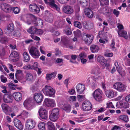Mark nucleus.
<instances>
[{"instance_id":"nucleus-1","label":"nucleus","mask_w":130,"mask_h":130,"mask_svg":"<svg viewBox=\"0 0 130 130\" xmlns=\"http://www.w3.org/2000/svg\"><path fill=\"white\" fill-rule=\"evenodd\" d=\"M42 91L45 95L51 97L55 96V90L51 86L46 85L42 89Z\"/></svg>"},{"instance_id":"nucleus-2","label":"nucleus","mask_w":130,"mask_h":130,"mask_svg":"<svg viewBox=\"0 0 130 130\" xmlns=\"http://www.w3.org/2000/svg\"><path fill=\"white\" fill-rule=\"evenodd\" d=\"M103 93L102 90L99 89L95 90L92 93V96L97 102H101L104 100Z\"/></svg>"},{"instance_id":"nucleus-3","label":"nucleus","mask_w":130,"mask_h":130,"mask_svg":"<svg viewBox=\"0 0 130 130\" xmlns=\"http://www.w3.org/2000/svg\"><path fill=\"white\" fill-rule=\"evenodd\" d=\"M25 16L23 17V18H24V20L25 22H26L28 25L30 24L31 23V20H30L29 21H28V20L29 18L31 20H32L34 19L36 20V21L35 23L36 25H41L43 24V21L40 18H36L34 16L30 14L27 15V17L28 18L27 19L25 18Z\"/></svg>"},{"instance_id":"nucleus-4","label":"nucleus","mask_w":130,"mask_h":130,"mask_svg":"<svg viewBox=\"0 0 130 130\" xmlns=\"http://www.w3.org/2000/svg\"><path fill=\"white\" fill-rule=\"evenodd\" d=\"M59 109L57 108L53 109L51 112L49 116L50 119L52 121L55 122L58 118Z\"/></svg>"},{"instance_id":"nucleus-5","label":"nucleus","mask_w":130,"mask_h":130,"mask_svg":"<svg viewBox=\"0 0 130 130\" xmlns=\"http://www.w3.org/2000/svg\"><path fill=\"white\" fill-rule=\"evenodd\" d=\"M32 97L34 101L37 104L41 103L44 98L43 95L40 92H36L34 93Z\"/></svg>"},{"instance_id":"nucleus-6","label":"nucleus","mask_w":130,"mask_h":130,"mask_svg":"<svg viewBox=\"0 0 130 130\" xmlns=\"http://www.w3.org/2000/svg\"><path fill=\"white\" fill-rule=\"evenodd\" d=\"M35 125V121L32 119H28L25 121V127L27 130H30L33 129Z\"/></svg>"},{"instance_id":"nucleus-7","label":"nucleus","mask_w":130,"mask_h":130,"mask_svg":"<svg viewBox=\"0 0 130 130\" xmlns=\"http://www.w3.org/2000/svg\"><path fill=\"white\" fill-rule=\"evenodd\" d=\"M113 87L114 88L117 90L122 92L125 90L126 86L121 83L117 82L113 85Z\"/></svg>"},{"instance_id":"nucleus-8","label":"nucleus","mask_w":130,"mask_h":130,"mask_svg":"<svg viewBox=\"0 0 130 130\" xmlns=\"http://www.w3.org/2000/svg\"><path fill=\"white\" fill-rule=\"evenodd\" d=\"M38 112L40 117L42 119H46L47 118V111L43 106L40 107Z\"/></svg>"},{"instance_id":"nucleus-9","label":"nucleus","mask_w":130,"mask_h":130,"mask_svg":"<svg viewBox=\"0 0 130 130\" xmlns=\"http://www.w3.org/2000/svg\"><path fill=\"white\" fill-rule=\"evenodd\" d=\"M30 54L34 58H38L40 55V53L38 50L34 47H31L29 50Z\"/></svg>"},{"instance_id":"nucleus-10","label":"nucleus","mask_w":130,"mask_h":130,"mask_svg":"<svg viewBox=\"0 0 130 130\" xmlns=\"http://www.w3.org/2000/svg\"><path fill=\"white\" fill-rule=\"evenodd\" d=\"M44 104L48 107H54L56 105L55 100L51 99H45L44 101Z\"/></svg>"},{"instance_id":"nucleus-11","label":"nucleus","mask_w":130,"mask_h":130,"mask_svg":"<svg viewBox=\"0 0 130 130\" xmlns=\"http://www.w3.org/2000/svg\"><path fill=\"white\" fill-rule=\"evenodd\" d=\"M1 107L3 111L6 115H10L12 111V109L7 104L3 103L1 105Z\"/></svg>"},{"instance_id":"nucleus-12","label":"nucleus","mask_w":130,"mask_h":130,"mask_svg":"<svg viewBox=\"0 0 130 130\" xmlns=\"http://www.w3.org/2000/svg\"><path fill=\"white\" fill-rule=\"evenodd\" d=\"M82 108L84 111H88L91 109L92 107L91 104L89 101H85L82 104Z\"/></svg>"},{"instance_id":"nucleus-13","label":"nucleus","mask_w":130,"mask_h":130,"mask_svg":"<svg viewBox=\"0 0 130 130\" xmlns=\"http://www.w3.org/2000/svg\"><path fill=\"white\" fill-rule=\"evenodd\" d=\"M44 1L46 4L50 5L52 8L56 9L58 11H59L60 8L55 4L54 0H44Z\"/></svg>"},{"instance_id":"nucleus-14","label":"nucleus","mask_w":130,"mask_h":130,"mask_svg":"<svg viewBox=\"0 0 130 130\" xmlns=\"http://www.w3.org/2000/svg\"><path fill=\"white\" fill-rule=\"evenodd\" d=\"M1 7V9L6 12H10L12 9V7L10 5L5 3L2 4Z\"/></svg>"},{"instance_id":"nucleus-15","label":"nucleus","mask_w":130,"mask_h":130,"mask_svg":"<svg viewBox=\"0 0 130 130\" xmlns=\"http://www.w3.org/2000/svg\"><path fill=\"white\" fill-rule=\"evenodd\" d=\"M69 40L66 36H63L61 37V43H63L67 48L72 49L73 47L70 45Z\"/></svg>"},{"instance_id":"nucleus-16","label":"nucleus","mask_w":130,"mask_h":130,"mask_svg":"<svg viewBox=\"0 0 130 130\" xmlns=\"http://www.w3.org/2000/svg\"><path fill=\"white\" fill-rule=\"evenodd\" d=\"M32 99L29 98L26 99L23 102L24 107L28 110H30L31 109Z\"/></svg>"},{"instance_id":"nucleus-17","label":"nucleus","mask_w":130,"mask_h":130,"mask_svg":"<svg viewBox=\"0 0 130 130\" xmlns=\"http://www.w3.org/2000/svg\"><path fill=\"white\" fill-rule=\"evenodd\" d=\"M19 55L16 52L14 51L11 53L9 57V60L10 61L13 62H16L18 60Z\"/></svg>"},{"instance_id":"nucleus-18","label":"nucleus","mask_w":130,"mask_h":130,"mask_svg":"<svg viewBox=\"0 0 130 130\" xmlns=\"http://www.w3.org/2000/svg\"><path fill=\"white\" fill-rule=\"evenodd\" d=\"M4 102L7 103H11L13 101L12 95L10 94H4L3 98Z\"/></svg>"},{"instance_id":"nucleus-19","label":"nucleus","mask_w":130,"mask_h":130,"mask_svg":"<svg viewBox=\"0 0 130 130\" xmlns=\"http://www.w3.org/2000/svg\"><path fill=\"white\" fill-rule=\"evenodd\" d=\"M62 9L64 13L67 14H71L74 11L73 8L68 5L63 7Z\"/></svg>"},{"instance_id":"nucleus-20","label":"nucleus","mask_w":130,"mask_h":130,"mask_svg":"<svg viewBox=\"0 0 130 130\" xmlns=\"http://www.w3.org/2000/svg\"><path fill=\"white\" fill-rule=\"evenodd\" d=\"M100 73L99 69L98 67L93 68L91 71V73L95 74L94 78L95 79H98L100 77V76L99 75Z\"/></svg>"},{"instance_id":"nucleus-21","label":"nucleus","mask_w":130,"mask_h":130,"mask_svg":"<svg viewBox=\"0 0 130 130\" xmlns=\"http://www.w3.org/2000/svg\"><path fill=\"white\" fill-rule=\"evenodd\" d=\"M13 123L15 126L20 130H22L23 129V126L22 124L21 121L16 118L13 120Z\"/></svg>"},{"instance_id":"nucleus-22","label":"nucleus","mask_w":130,"mask_h":130,"mask_svg":"<svg viewBox=\"0 0 130 130\" xmlns=\"http://www.w3.org/2000/svg\"><path fill=\"white\" fill-rule=\"evenodd\" d=\"M77 92L79 94H81L84 91L85 86L84 85L78 84L76 87Z\"/></svg>"},{"instance_id":"nucleus-23","label":"nucleus","mask_w":130,"mask_h":130,"mask_svg":"<svg viewBox=\"0 0 130 130\" xmlns=\"http://www.w3.org/2000/svg\"><path fill=\"white\" fill-rule=\"evenodd\" d=\"M119 35L120 37H123L126 39H130V35H128L127 32L125 30H119L118 31Z\"/></svg>"},{"instance_id":"nucleus-24","label":"nucleus","mask_w":130,"mask_h":130,"mask_svg":"<svg viewBox=\"0 0 130 130\" xmlns=\"http://www.w3.org/2000/svg\"><path fill=\"white\" fill-rule=\"evenodd\" d=\"M84 13L87 17L90 18H92L94 15L92 11L89 8H87L84 9Z\"/></svg>"},{"instance_id":"nucleus-25","label":"nucleus","mask_w":130,"mask_h":130,"mask_svg":"<svg viewBox=\"0 0 130 130\" xmlns=\"http://www.w3.org/2000/svg\"><path fill=\"white\" fill-rule=\"evenodd\" d=\"M30 10L35 12L36 13H38L40 11L39 7L36 4H33L29 6Z\"/></svg>"},{"instance_id":"nucleus-26","label":"nucleus","mask_w":130,"mask_h":130,"mask_svg":"<svg viewBox=\"0 0 130 130\" xmlns=\"http://www.w3.org/2000/svg\"><path fill=\"white\" fill-rule=\"evenodd\" d=\"M56 74L57 72L56 71L47 73L46 75L45 79L47 80H51L55 78Z\"/></svg>"},{"instance_id":"nucleus-27","label":"nucleus","mask_w":130,"mask_h":130,"mask_svg":"<svg viewBox=\"0 0 130 130\" xmlns=\"http://www.w3.org/2000/svg\"><path fill=\"white\" fill-rule=\"evenodd\" d=\"M85 36L86 38L84 40L85 43L88 44H90L93 40V36L88 34H86Z\"/></svg>"},{"instance_id":"nucleus-28","label":"nucleus","mask_w":130,"mask_h":130,"mask_svg":"<svg viewBox=\"0 0 130 130\" xmlns=\"http://www.w3.org/2000/svg\"><path fill=\"white\" fill-rule=\"evenodd\" d=\"M12 95L15 100L17 101H20L22 98V95L20 92H15L12 94Z\"/></svg>"},{"instance_id":"nucleus-29","label":"nucleus","mask_w":130,"mask_h":130,"mask_svg":"<svg viewBox=\"0 0 130 130\" xmlns=\"http://www.w3.org/2000/svg\"><path fill=\"white\" fill-rule=\"evenodd\" d=\"M118 120L121 122H127L129 121L128 116L125 115L119 116L118 117Z\"/></svg>"},{"instance_id":"nucleus-30","label":"nucleus","mask_w":130,"mask_h":130,"mask_svg":"<svg viewBox=\"0 0 130 130\" xmlns=\"http://www.w3.org/2000/svg\"><path fill=\"white\" fill-rule=\"evenodd\" d=\"M89 4V6H90V7H92V8H94L95 7L94 6L96 5L95 2L94 3H93V4H92L90 3V2L89 1V3H88V0H87L84 2H83V3L80 5L82 7H86L88 6Z\"/></svg>"},{"instance_id":"nucleus-31","label":"nucleus","mask_w":130,"mask_h":130,"mask_svg":"<svg viewBox=\"0 0 130 130\" xmlns=\"http://www.w3.org/2000/svg\"><path fill=\"white\" fill-rule=\"evenodd\" d=\"M95 58L96 59L97 61L101 65L104 64L103 63L105 62L106 60L103 56L101 55L96 56Z\"/></svg>"},{"instance_id":"nucleus-32","label":"nucleus","mask_w":130,"mask_h":130,"mask_svg":"<svg viewBox=\"0 0 130 130\" xmlns=\"http://www.w3.org/2000/svg\"><path fill=\"white\" fill-rule=\"evenodd\" d=\"M105 94L107 97L110 98H112L115 96L114 92L110 90H106L105 92Z\"/></svg>"},{"instance_id":"nucleus-33","label":"nucleus","mask_w":130,"mask_h":130,"mask_svg":"<svg viewBox=\"0 0 130 130\" xmlns=\"http://www.w3.org/2000/svg\"><path fill=\"white\" fill-rule=\"evenodd\" d=\"M90 48L91 52L93 53L98 52L99 49L98 46L95 45H91Z\"/></svg>"},{"instance_id":"nucleus-34","label":"nucleus","mask_w":130,"mask_h":130,"mask_svg":"<svg viewBox=\"0 0 130 130\" xmlns=\"http://www.w3.org/2000/svg\"><path fill=\"white\" fill-rule=\"evenodd\" d=\"M22 73V71L20 70H17L15 74L16 77L20 79H23L24 78V76Z\"/></svg>"},{"instance_id":"nucleus-35","label":"nucleus","mask_w":130,"mask_h":130,"mask_svg":"<svg viewBox=\"0 0 130 130\" xmlns=\"http://www.w3.org/2000/svg\"><path fill=\"white\" fill-rule=\"evenodd\" d=\"M62 24L63 22L62 21L60 20H58L56 21L54 23V28L55 29H59L62 27Z\"/></svg>"},{"instance_id":"nucleus-36","label":"nucleus","mask_w":130,"mask_h":130,"mask_svg":"<svg viewBox=\"0 0 130 130\" xmlns=\"http://www.w3.org/2000/svg\"><path fill=\"white\" fill-rule=\"evenodd\" d=\"M23 59L24 61L27 62L30 60V58L29 55L27 52H25L23 54Z\"/></svg>"},{"instance_id":"nucleus-37","label":"nucleus","mask_w":130,"mask_h":130,"mask_svg":"<svg viewBox=\"0 0 130 130\" xmlns=\"http://www.w3.org/2000/svg\"><path fill=\"white\" fill-rule=\"evenodd\" d=\"M14 29V26L12 24H11L8 25L5 30L8 33H10L13 31Z\"/></svg>"},{"instance_id":"nucleus-38","label":"nucleus","mask_w":130,"mask_h":130,"mask_svg":"<svg viewBox=\"0 0 130 130\" xmlns=\"http://www.w3.org/2000/svg\"><path fill=\"white\" fill-rule=\"evenodd\" d=\"M103 31H100L99 32V35L100 38H101L99 40V41L100 43H105L107 42L108 41V40L107 38H105V39H102V38L103 37L102 34L103 33Z\"/></svg>"},{"instance_id":"nucleus-39","label":"nucleus","mask_w":130,"mask_h":130,"mask_svg":"<svg viewBox=\"0 0 130 130\" xmlns=\"http://www.w3.org/2000/svg\"><path fill=\"white\" fill-rule=\"evenodd\" d=\"M25 78L27 80L29 81H32L34 79L33 77L32 74L29 73H27Z\"/></svg>"},{"instance_id":"nucleus-40","label":"nucleus","mask_w":130,"mask_h":130,"mask_svg":"<svg viewBox=\"0 0 130 130\" xmlns=\"http://www.w3.org/2000/svg\"><path fill=\"white\" fill-rule=\"evenodd\" d=\"M37 29L34 27H31L29 29L27 30V31L29 33H30L31 35L36 34V31Z\"/></svg>"},{"instance_id":"nucleus-41","label":"nucleus","mask_w":130,"mask_h":130,"mask_svg":"<svg viewBox=\"0 0 130 130\" xmlns=\"http://www.w3.org/2000/svg\"><path fill=\"white\" fill-rule=\"evenodd\" d=\"M53 124V123L50 121H49L47 122V127L49 129L51 130H54L55 127Z\"/></svg>"},{"instance_id":"nucleus-42","label":"nucleus","mask_w":130,"mask_h":130,"mask_svg":"<svg viewBox=\"0 0 130 130\" xmlns=\"http://www.w3.org/2000/svg\"><path fill=\"white\" fill-rule=\"evenodd\" d=\"M93 24L90 22H87L84 27L86 29H90L93 27Z\"/></svg>"},{"instance_id":"nucleus-43","label":"nucleus","mask_w":130,"mask_h":130,"mask_svg":"<svg viewBox=\"0 0 130 130\" xmlns=\"http://www.w3.org/2000/svg\"><path fill=\"white\" fill-rule=\"evenodd\" d=\"M38 128L40 130H45V123L44 122L40 123L38 125Z\"/></svg>"},{"instance_id":"nucleus-44","label":"nucleus","mask_w":130,"mask_h":130,"mask_svg":"<svg viewBox=\"0 0 130 130\" xmlns=\"http://www.w3.org/2000/svg\"><path fill=\"white\" fill-rule=\"evenodd\" d=\"M48 16L45 17V20L46 21L49 22H51L53 21V17L52 15L51 14H48Z\"/></svg>"},{"instance_id":"nucleus-45","label":"nucleus","mask_w":130,"mask_h":130,"mask_svg":"<svg viewBox=\"0 0 130 130\" xmlns=\"http://www.w3.org/2000/svg\"><path fill=\"white\" fill-rule=\"evenodd\" d=\"M66 112H69L71 111V107L70 105L66 104L62 108Z\"/></svg>"},{"instance_id":"nucleus-46","label":"nucleus","mask_w":130,"mask_h":130,"mask_svg":"<svg viewBox=\"0 0 130 130\" xmlns=\"http://www.w3.org/2000/svg\"><path fill=\"white\" fill-rule=\"evenodd\" d=\"M99 12L100 13H102L106 15L109 12L108 10L106 8H101L99 10Z\"/></svg>"},{"instance_id":"nucleus-47","label":"nucleus","mask_w":130,"mask_h":130,"mask_svg":"<svg viewBox=\"0 0 130 130\" xmlns=\"http://www.w3.org/2000/svg\"><path fill=\"white\" fill-rule=\"evenodd\" d=\"M64 31H65V32L67 35H71L72 33L70 26L66 27Z\"/></svg>"},{"instance_id":"nucleus-48","label":"nucleus","mask_w":130,"mask_h":130,"mask_svg":"<svg viewBox=\"0 0 130 130\" xmlns=\"http://www.w3.org/2000/svg\"><path fill=\"white\" fill-rule=\"evenodd\" d=\"M20 30V29L15 30L13 32V36L15 37H20L21 35Z\"/></svg>"},{"instance_id":"nucleus-49","label":"nucleus","mask_w":130,"mask_h":130,"mask_svg":"<svg viewBox=\"0 0 130 130\" xmlns=\"http://www.w3.org/2000/svg\"><path fill=\"white\" fill-rule=\"evenodd\" d=\"M66 104L62 100H60L58 102V105L61 108H62Z\"/></svg>"},{"instance_id":"nucleus-50","label":"nucleus","mask_w":130,"mask_h":130,"mask_svg":"<svg viewBox=\"0 0 130 130\" xmlns=\"http://www.w3.org/2000/svg\"><path fill=\"white\" fill-rule=\"evenodd\" d=\"M8 40L7 37L5 36L2 37L0 39V41L2 43H5L7 42Z\"/></svg>"},{"instance_id":"nucleus-51","label":"nucleus","mask_w":130,"mask_h":130,"mask_svg":"<svg viewBox=\"0 0 130 130\" xmlns=\"http://www.w3.org/2000/svg\"><path fill=\"white\" fill-rule=\"evenodd\" d=\"M74 24L75 27H77L79 29L81 28L82 27V26L81 25L80 23L77 21L74 22Z\"/></svg>"},{"instance_id":"nucleus-52","label":"nucleus","mask_w":130,"mask_h":130,"mask_svg":"<svg viewBox=\"0 0 130 130\" xmlns=\"http://www.w3.org/2000/svg\"><path fill=\"white\" fill-rule=\"evenodd\" d=\"M86 57V54L84 53H82L79 54L78 56V58L81 59H82L85 58Z\"/></svg>"},{"instance_id":"nucleus-53","label":"nucleus","mask_w":130,"mask_h":130,"mask_svg":"<svg viewBox=\"0 0 130 130\" xmlns=\"http://www.w3.org/2000/svg\"><path fill=\"white\" fill-rule=\"evenodd\" d=\"M74 34L75 37L79 36L81 35V32L78 29L76 31H74Z\"/></svg>"},{"instance_id":"nucleus-54","label":"nucleus","mask_w":130,"mask_h":130,"mask_svg":"<svg viewBox=\"0 0 130 130\" xmlns=\"http://www.w3.org/2000/svg\"><path fill=\"white\" fill-rule=\"evenodd\" d=\"M77 97L78 101L79 102H81L84 100L85 98L84 96L81 95H77Z\"/></svg>"},{"instance_id":"nucleus-55","label":"nucleus","mask_w":130,"mask_h":130,"mask_svg":"<svg viewBox=\"0 0 130 130\" xmlns=\"http://www.w3.org/2000/svg\"><path fill=\"white\" fill-rule=\"evenodd\" d=\"M5 54L4 48L2 46H0V56L4 55Z\"/></svg>"},{"instance_id":"nucleus-56","label":"nucleus","mask_w":130,"mask_h":130,"mask_svg":"<svg viewBox=\"0 0 130 130\" xmlns=\"http://www.w3.org/2000/svg\"><path fill=\"white\" fill-rule=\"evenodd\" d=\"M12 10L14 12L15 14H18L20 11V10L19 8L17 7H13Z\"/></svg>"},{"instance_id":"nucleus-57","label":"nucleus","mask_w":130,"mask_h":130,"mask_svg":"<svg viewBox=\"0 0 130 130\" xmlns=\"http://www.w3.org/2000/svg\"><path fill=\"white\" fill-rule=\"evenodd\" d=\"M38 63L36 62H34L33 66L31 67L32 69L35 70H37V69H38Z\"/></svg>"},{"instance_id":"nucleus-58","label":"nucleus","mask_w":130,"mask_h":130,"mask_svg":"<svg viewBox=\"0 0 130 130\" xmlns=\"http://www.w3.org/2000/svg\"><path fill=\"white\" fill-rule=\"evenodd\" d=\"M119 71H117L121 76H123L125 75V71L123 70L121 68L120 69H119Z\"/></svg>"},{"instance_id":"nucleus-59","label":"nucleus","mask_w":130,"mask_h":130,"mask_svg":"<svg viewBox=\"0 0 130 130\" xmlns=\"http://www.w3.org/2000/svg\"><path fill=\"white\" fill-rule=\"evenodd\" d=\"M115 40L114 39H112L110 45V47L113 50L115 48Z\"/></svg>"},{"instance_id":"nucleus-60","label":"nucleus","mask_w":130,"mask_h":130,"mask_svg":"<svg viewBox=\"0 0 130 130\" xmlns=\"http://www.w3.org/2000/svg\"><path fill=\"white\" fill-rule=\"evenodd\" d=\"M1 81L3 83H6L7 81V78L3 75L1 76Z\"/></svg>"},{"instance_id":"nucleus-61","label":"nucleus","mask_w":130,"mask_h":130,"mask_svg":"<svg viewBox=\"0 0 130 130\" xmlns=\"http://www.w3.org/2000/svg\"><path fill=\"white\" fill-rule=\"evenodd\" d=\"M39 50L41 53L43 54H45V52L44 51V50H45V49L44 47L40 46Z\"/></svg>"},{"instance_id":"nucleus-62","label":"nucleus","mask_w":130,"mask_h":130,"mask_svg":"<svg viewBox=\"0 0 130 130\" xmlns=\"http://www.w3.org/2000/svg\"><path fill=\"white\" fill-rule=\"evenodd\" d=\"M114 65L116 67L117 71H119V69H120L121 68H120L119 66L118 62L117 61H115Z\"/></svg>"},{"instance_id":"nucleus-63","label":"nucleus","mask_w":130,"mask_h":130,"mask_svg":"<svg viewBox=\"0 0 130 130\" xmlns=\"http://www.w3.org/2000/svg\"><path fill=\"white\" fill-rule=\"evenodd\" d=\"M76 97L75 96H73L69 97V99L70 101L71 102L75 101L76 100Z\"/></svg>"},{"instance_id":"nucleus-64","label":"nucleus","mask_w":130,"mask_h":130,"mask_svg":"<svg viewBox=\"0 0 130 130\" xmlns=\"http://www.w3.org/2000/svg\"><path fill=\"white\" fill-rule=\"evenodd\" d=\"M107 106L106 107L107 108H114V107L111 102H110L107 103Z\"/></svg>"}]
</instances>
